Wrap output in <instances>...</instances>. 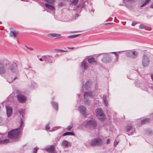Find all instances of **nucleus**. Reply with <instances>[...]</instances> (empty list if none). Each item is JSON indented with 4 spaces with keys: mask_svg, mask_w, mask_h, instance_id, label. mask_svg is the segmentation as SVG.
<instances>
[{
    "mask_svg": "<svg viewBox=\"0 0 153 153\" xmlns=\"http://www.w3.org/2000/svg\"><path fill=\"white\" fill-rule=\"evenodd\" d=\"M137 23H135V22H133L132 23L131 25L132 26H134Z\"/></svg>",
    "mask_w": 153,
    "mask_h": 153,
    "instance_id": "43",
    "label": "nucleus"
},
{
    "mask_svg": "<svg viewBox=\"0 0 153 153\" xmlns=\"http://www.w3.org/2000/svg\"><path fill=\"white\" fill-rule=\"evenodd\" d=\"M56 51H60V52L65 51H64V50H62L61 49H57Z\"/></svg>",
    "mask_w": 153,
    "mask_h": 153,
    "instance_id": "42",
    "label": "nucleus"
},
{
    "mask_svg": "<svg viewBox=\"0 0 153 153\" xmlns=\"http://www.w3.org/2000/svg\"><path fill=\"white\" fill-rule=\"evenodd\" d=\"M64 5V4L62 2H60L58 4V6L59 7L62 6Z\"/></svg>",
    "mask_w": 153,
    "mask_h": 153,
    "instance_id": "39",
    "label": "nucleus"
},
{
    "mask_svg": "<svg viewBox=\"0 0 153 153\" xmlns=\"http://www.w3.org/2000/svg\"><path fill=\"white\" fill-rule=\"evenodd\" d=\"M83 1H80L79 3L77 6V8H80L81 9L84 7V2H82Z\"/></svg>",
    "mask_w": 153,
    "mask_h": 153,
    "instance_id": "25",
    "label": "nucleus"
},
{
    "mask_svg": "<svg viewBox=\"0 0 153 153\" xmlns=\"http://www.w3.org/2000/svg\"><path fill=\"white\" fill-rule=\"evenodd\" d=\"M110 140H111L110 139H108L106 141V144H110Z\"/></svg>",
    "mask_w": 153,
    "mask_h": 153,
    "instance_id": "38",
    "label": "nucleus"
},
{
    "mask_svg": "<svg viewBox=\"0 0 153 153\" xmlns=\"http://www.w3.org/2000/svg\"><path fill=\"white\" fill-rule=\"evenodd\" d=\"M150 59L149 57L146 55H144L142 59V64L144 67L148 66L150 63Z\"/></svg>",
    "mask_w": 153,
    "mask_h": 153,
    "instance_id": "8",
    "label": "nucleus"
},
{
    "mask_svg": "<svg viewBox=\"0 0 153 153\" xmlns=\"http://www.w3.org/2000/svg\"><path fill=\"white\" fill-rule=\"evenodd\" d=\"M87 61L90 64L93 63H96L94 58L93 57L90 58H88L87 59H85L83 60L82 64V68H84V70L87 69L88 68Z\"/></svg>",
    "mask_w": 153,
    "mask_h": 153,
    "instance_id": "4",
    "label": "nucleus"
},
{
    "mask_svg": "<svg viewBox=\"0 0 153 153\" xmlns=\"http://www.w3.org/2000/svg\"><path fill=\"white\" fill-rule=\"evenodd\" d=\"M45 128L46 130H48L50 129V126H49V124L45 126Z\"/></svg>",
    "mask_w": 153,
    "mask_h": 153,
    "instance_id": "37",
    "label": "nucleus"
},
{
    "mask_svg": "<svg viewBox=\"0 0 153 153\" xmlns=\"http://www.w3.org/2000/svg\"><path fill=\"white\" fill-rule=\"evenodd\" d=\"M62 146L64 148H67L71 146V143L66 140H64L62 143Z\"/></svg>",
    "mask_w": 153,
    "mask_h": 153,
    "instance_id": "18",
    "label": "nucleus"
},
{
    "mask_svg": "<svg viewBox=\"0 0 153 153\" xmlns=\"http://www.w3.org/2000/svg\"><path fill=\"white\" fill-rule=\"evenodd\" d=\"M60 35H61L59 34L56 33H50L48 35L49 36L52 37H58L60 36Z\"/></svg>",
    "mask_w": 153,
    "mask_h": 153,
    "instance_id": "27",
    "label": "nucleus"
},
{
    "mask_svg": "<svg viewBox=\"0 0 153 153\" xmlns=\"http://www.w3.org/2000/svg\"><path fill=\"white\" fill-rule=\"evenodd\" d=\"M2 118L1 117H0V124L2 122Z\"/></svg>",
    "mask_w": 153,
    "mask_h": 153,
    "instance_id": "45",
    "label": "nucleus"
},
{
    "mask_svg": "<svg viewBox=\"0 0 153 153\" xmlns=\"http://www.w3.org/2000/svg\"><path fill=\"white\" fill-rule=\"evenodd\" d=\"M149 1H146L145 2L141 5L140 7H141L145 6L146 4L149 3Z\"/></svg>",
    "mask_w": 153,
    "mask_h": 153,
    "instance_id": "33",
    "label": "nucleus"
},
{
    "mask_svg": "<svg viewBox=\"0 0 153 153\" xmlns=\"http://www.w3.org/2000/svg\"><path fill=\"white\" fill-rule=\"evenodd\" d=\"M47 1V3H49L50 4H53V2L54 1Z\"/></svg>",
    "mask_w": 153,
    "mask_h": 153,
    "instance_id": "34",
    "label": "nucleus"
},
{
    "mask_svg": "<svg viewBox=\"0 0 153 153\" xmlns=\"http://www.w3.org/2000/svg\"><path fill=\"white\" fill-rule=\"evenodd\" d=\"M43 59L45 62L48 63H52L53 62V59L52 56L46 55L42 57Z\"/></svg>",
    "mask_w": 153,
    "mask_h": 153,
    "instance_id": "9",
    "label": "nucleus"
},
{
    "mask_svg": "<svg viewBox=\"0 0 153 153\" xmlns=\"http://www.w3.org/2000/svg\"><path fill=\"white\" fill-rule=\"evenodd\" d=\"M117 143V144H118V143Z\"/></svg>",
    "mask_w": 153,
    "mask_h": 153,
    "instance_id": "56",
    "label": "nucleus"
},
{
    "mask_svg": "<svg viewBox=\"0 0 153 153\" xmlns=\"http://www.w3.org/2000/svg\"><path fill=\"white\" fill-rule=\"evenodd\" d=\"M78 109L81 114L83 115L85 117H86L87 115L86 113V108L84 106L81 105L79 107Z\"/></svg>",
    "mask_w": 153,
    "mask_h": 153,
    "instance_id": "12",
    "label": "nucleus"
},
{
    "mask_svg": "<svg viewBox=\"0 0 153 153\" xmlns=\"http://www.w3.org/2000/svg\"><path fill=\"white\" fill-rule=\"evenodd\" d=\"M150 7L153 9V2L152 3V4L150 5Z\"/></svg>",
    "mask_w": 153,
    "mask_h": 153,
    "instance_id": "44",
    "label": "nucleus"
},
{
    "mask_svg": "<svg viewBox=\"0 0 153 153\" xmlns=\"http://www.w3.org/2000/svg\"><path fill=\"white\" fill-rule=\"evenodd\" d=\"M1 106H0V109H1Z\"/></svg>",
    "mask_w": 153,
    "mask_h": 153,
    "instance_id": "53",
    "label": "nucleus"
},
{
    "mask_svg": "<svg viewBox=\"0 0 153 153\" xmlns=\"http://www.w3.org/2000/svg\"><path fill=\"white\" fill-rule=\"evenodd\" d=\"M1 22H0V23H1Z\"/></svg>",
    "mask_w": 153,
    "mask_h": 153,
    "instance_id": "54",
    "label": "nucleus"
},
{
    "mask_svg": "<svg viewBox=\"0 0 153 153\" xmlns=\"http://www.w3.org/2000/svg\"><path fill=\"white\" fill-rule=\"evenodd\" d=\"M18 33V32L15 31H11L10 33V36L11 37H13L15 38L16 37V35Z\"/></svg>",
    "mask_w": 153,
    "mask_h": 153,
    "instance_id": "21",
    "label": "nucleus"
},
{
    "mask_svg": "<svg viewBox=\"0 0 153 153\" xmlns=\"http://www.w3.org/2000/svg\"><path fill=\"white\" fill-rule=\"evenodd\" d=\"M92 83L90 80H88L85 83V89H88L90 88L92 86Z\"/></svg>",
    "mask_w": 153,
    "mask_h": 153,
    "instance_id": "19",
    "label": "nucleus"
},
{
    "mask_svg": "<svg viewBox=\"0 0 153 153\" xmlns=\"http://www.w3.org/2000/svg\"><path fill=\"white\" fill-rule=\"evenodd\" d=\"M24 122L23 120L21 118L20 122V125L19 128L13 129L9 131L8 134V137L9 138L11 139H16L19 137V135L21 132V130L22 128L21 127H23Z\"/></svg>",
    "mask_w": 153,
    "mask_h": 153,
    "instance_id": "2",
    "label": "nucleus"
},
{
    "mask_svg": "<svg viewBox=\"0 0 153 153\" xmlns=\"http://www.w3.org/2000/svg\"><path fill=\"white\" fill-rule=\"evenodd\" d=\"M115 142H114V145H115Z\"/></svg>",
    "mask_w": 153,
    "mask_h": 153,
    "instance_id": "57",
    "label": "nucleus"
},
{
    "mask_svg": "<svg viewBox=\"0 0 153 153\" xmlns=\"http://www.w3.org/2000/svg\"><path fill=\"white\" fill-rule=\"evenodd\" d=\"M139 28L141 29H145L146 30H151V28L143 24H141L139 26Z\"/></svg>",
    "mask_w": 153,
    "mask_h": 153,
    "instance_id": "20",
    "label": "nucleus"
},
{
    "mask_svg": "<svg viewBox=\"0 0 153 153\" xmlns=\"http://www.w3.org/2000/svg\"><path fill=\"white\" fill-rule=\"evenodd\" d=\"M138 54L137 51L133 50L130 51L126 53V55L127 57L133 59L136 58Z\"/></svg>",
    "mask_w": 153,
    "mask_h": 153,
    "instance_id": "7",
    "label": "nucleus"
},
{
    "mask_svg": "<svg viewBox=\"0 0 153 153\" xmlns=\"http://www.w3.org/2000/svg\"><path fill=\"white\" fill-rule=\"evenodd\" d=\"M18 77H17V76H16L15 78H14L13 79H12L11 80H7V81L9 82H12L13 81V80H15V79H18Z\"/></svg>",
    "mask_w": 153,
    "mask_h": 153,
    "instance_id": "35",
    "label": "nucleus"
},
{
    "mask_svg": "<svg viewBox=\"0 0 153 153\" xmlns=\"http://www.w3.org/2000/svg\"><path fill=\"white\" fill-rule=\"evenodd\" d=\"M4 137L5 135L4 134H0V144H4L9 142V140L8 139L3 140Z\"/></svg>",
    "mask_w": 153,
    "mask_h": 153,
    "instance_id": "15",
    "label": "nucleus"
},
{
    "mask_svg": "<svg viewBox=\"0 0 153 153\" xmlns=\"http://www.w3.org/2000/svg\"><path fill=\"white\" fill-rule=\"evenodd\" d=\"M106 96L105 95H103L102 96V98L103 102L105 106H108V102L107 100Z\"/></svg>",
    "mask_w": 153,
    "mask_h": 153,
    "instance_id": "24",
    "label": "nucleus"
},
{
    "mask_svg": "<svg viewBox=\"0 0 153 153\" xmlns=\"http://www.w3.org/2000/svg\"><path fill=\"white\" fill-rule=\"evenodd\" d=\"M97 126V122L94 119H91L88 121L85 124L86 127L91 129H95Z\"/></svg>",
    "mask_w": 153,
    "mask_h": 153,
    "instance_id": "5",
    "label": "nucleus"
},
{
    "mask_svg": "<svg viewBox=\"0 0 153 153\" xmlns=\"http://www.w3.org/2000/svg\"><path fill=\"white\" fill-rule=\"evenodd\" d=\"M151 88L153 90V87H151Z\"/></svg>",
    "mask_w": 153,
    "mask_h": 153,
    "instance_id": "50",
    "label": "nucleus"
},
{
    "mask_svg": "<svg viewBox=\"0 0 153 153\" xmlns=\"http://www.w3.org/2000/svg\"><path fill=\"white\" fill-rule=\"evenodd\" d=\"M126 130L128 135H131L135 132V129L133 128L131 125L127 126L126 127Z\"/></svg>",
    "mask_w": 153,
    "mask_h": 153,
    "instance_id": "11",
    "label": "nucleus"
},
{
    "mask_svg": "<svg viewBox=\"0 0 153 153\" xmlns=\"http://www.w3.org/2000/svg\"><path fill=\"white\" fill-rule=\"evenodd\" d=\"M74 135V134L72 132H66L64 133L63 134L62 136H65L66 135Z\"/></svg>",
    "mask_w": 153,
    "mask_h": 153,
    "instance_id": "28",
    "label": "nucleus"
},
{
    "mask_svg": "<svg viewBox=\"0 0 153 153\" xmlns=\"http://www.w3.org/2000/svg\"><path fill=\"white\" fill-rule=\"evenodd\" d=\"M52 104L55 109L57 111L58 110V104L56 102H52Z\"/></svg>",
    "mask_w": 153,
    "mask_h": 153,
    "instance_id": "26",
    "label": "nucleus"
},
{
    "mask_svg": "<svg viewBox=\"0 0 153 153\" xmlns=\"http://www.w3.org/2000/svg\"><path fill=\"white\" fill-rule=\"evenodd\" d=\"M58 129V128L57 127H54V128H53L52 130H51V131H54L56 130H57Z\"/></svg>",
    "mask_w": 153,
    "mask_h": 153,
    "instance_id": "40",
    "label": "nucleus"
},
{
    "mask_svg": "<svg viewBox=\"0 0 153 153\" xmlns=\"http://www.w3.org/2000/svg\"><path fill=\"white\" fill-rule=\"evenodd\" d=\"M151 116L152 117V119H153V114H151Z\"/></svg>",
    "mask_w": 153,
    "mask_h": 153,
    "instance_id": "49",
    "label": "nucleus"
},
{
    "mask_svg": "<svg viewBox=\"0 0 153 153\" xmlns=\"http://www.w3.org/2000/svg\"><path fill=\"white\" fill-rule=\"evenodd\" d=\"M45 150L49 153H54L55 152V147L53 145H51L46 147Z\"/></svg>",
    "mask_w": 153,
    "mask_h": 153,
    "instance_id": "14",
    "label": "nucleus"
},
{
    "mask_svg": "<svg viewBox=\"0 0 153 153\" xmlns=\"http://www.w3.org/2000/svg\"><path fill=\"white\" fill-rule=\"evenodd\" d=\"M26 47L28 49H29V50L30 51H33V49L31 47Z\"/></svg>",
    "mask_w": 153,
    "mask_h": 153,
    "instance_id": "41",
    "label": "nucleus"
},
{
    "mask_svg": "<svg viewBox=\"0 0 153 153\" xmlns=\"http://www.w3.org/2000/svg\"><path fill=\"white\" fill-rule=\"evenodd\" d=\"M114 53L115 55L116 59H115V61H117L118 60V58L119 56L118 54L116 52H112L111 53Z\"/></svg>",
    "mask_w": 153,
    "mask_h": 153,
    "instance_id": "32",
    "label": "nucleus"
},
{
    "mask_svg": "<svg viewBox=\"0 0 153 153\" xmlns=\"http://www.w3.org/2000/svg\"><path fill=\"white\" fill-rule=\"evenodd\" d=\"M45 7L48 8L49 9L51 10H53L55 9V7L52 5H51L48 4H45Z\"/></svg>",
    "mask_w": 153,
    "mask_h": 153,
    "instance_id": "22",
    "label": "nucleus"
},
{
    "mask_svg": "<svg viewBox=\"0 0 153 153\" xmlns=\"http://www.w3.org/2000/svg\"><path fill=\"white\" fill-rule=\"evenodd\" d=\"M94 95V94L93 91L85 92L84 94V97L85 99H86L88 97L92 98Z\"/></svg>",
    "mask_w": 153,
    "mask_h": 153,
    "instance_id": "16",
    "label": "nucleus"
},
{
    "mask_svg": "<svg viewBox=\"0 0 153 153\" xmlns=\"http://www.w3.org/2000/svg\"><path fill=\"white\" fill-rule=\"evenodd\" d=\"M73 126V125L72 124H71L69 126H68L66 128V129L68 131H70Z\"/></svg>",
    "mask_w": 153,
    "mask_h": 153,
    "instance_id": "29",
    "label": "nucleus"
},
{
    "mask_svg": "<svg viewBox=\"0 0 153 153\" xmlns=\"http://www.w3.org/2000/svg\"><path fill=\"white\" fill-rule=\"evenodd\" d=\"M78 1H72L71 2V5H76Z\"/></svg>",
    "mask_w": 153,
    "mask_h": 153,
    "instance_id": "31",
    "label": "nucleus"
},
{
    "mask_svg": "<svg viewBox=\"0 0 153 153\" xmlns=\"http://www.w3.org/2000/svg\"><path fill=\"white\" fill-rule=\"evenodd\" d=\"M38 150V148L37 147L34 148L33 149V153H36Z\"/></svg>",
    "mask_w": 153,
    "mask_h": 153,
    "instance_id": "36",
    "label": "nucleus"
},
{
    "mask_svg": "<svg viewBox=\"0 0 153 153\" xmlns=\"http://www.w3.org/2000/svg\"><path fill=\"white\" fill-rule=\"evenodd\" d=\"M96 116L99 118L101 121H104L105 120V115L103 112L102 110L100 108H98L96 109Z\"/></svg>",
    "mask_w": 153,
    "mask_h": 153,
    "instance_id": "6",
    "label": "nucleus"
},
{
    "mask_svg": "<svg viewBox=\"0 0 153 153\" xmlns=\"http://www.w3.org/2000/svg\"><path fill=\"white\" fill-rule=\"evenodd\" d=\"M151 120V119L149 118H145L141 120V123L144 124L149 122Z\"/></svg>",
    "mask_w": 153,
    "mask_h": 153,
    "instance_id": "23",
    "label": "nucleus"
},
{
    "mask_svg": "<svg viewBox=\"0 0 153 153\" xmlns=\"http://www.w3.org/2000/svg\"><path fill=\"white\" fill-rule=\"evenodd\" d=\"M129 1V0H128V1Z\"/></svg>",
    "mask_w": 153,
    "mask_h": 153,
    "instance_id": "51",
    "label": "nucleus"
},
{
    "mask_svg": "<svg viewBox=\"0 0 153 153\" xmlns=\"http://www.w3.org/2000/svg\"><path fill=\"white\" fill-rule=\"evenodd\" d=\"M17 97L18 101L22 103L25 102L27 100V97L24 95L21 94L17 95Z\"/></svg>",
    "mask_w": 153,
    "mask_h": 153,
    "instance_id": "10",
    "label": "nucleus"
},
{
    "mask_svg": "<svg viewBox=\"0 0 153 153\" xmlns=\"http://www.w3.org/2000/svg\"><path fill=\"white\" fill-rule=\"evenodd\" d=\"M117 143V144H118V143Z\"/></svg>",
    "mask_w": 153,
    "mask_h": 153,
    "instance_id": "55",
    "label": "nucleus"
},
{
    "mask_svg": "<svg viewBox=\"0 0 153 153\" xmlns=\"http://www.w3.org/2000/svg\"><path fill=\"white\" fill-rule=\"evenodd\" d=\"M111 58L108 54H106L102 59V61L104 63L110 62L111 61Z\"/></svg>",
    "mask_w": 153,
    "mask_h": 153,
    "instance_id": "13",
    "label": "nucleus"
},
{
    "mask_svg": "<svg viewBox=\"0 0 153 153\" xmlns=\"http://www.w3.org/2000/svg\"><path fill=\"white\" fill-rule=\"evenodd\" d=\"M151 77L153 81V74H151Z\"/></svg>",
    "mask_w": 153,
    "mask_h": 153,
    "instance_id": "47",
    "label": "nucleus"
},
{
    "mask_svg": "<svg viewBox=\"0 0 153 153\" xmlns=\"http://www.w3.org/2000/svg\"><path fill=\"white\" fill-rule=\"evenodd\" d=\"M39 60L40 61H43V59H42V58H40V59H39Z\"/></svg>",
    "mask_w": 153,
    "mask_h": 153,
    "instance_id": "48",
    "label": "nucleus"
},
{
    "mask_svg": "<svg viewBox=\"0 0 153 153\" xmlns=\"http://www.w3.org/2000/svg\"><path fill=\"white\" fill-rule=\"evenodd\" d=\"M103 141L101 138L99 137L94 138L90 142V145L91 146H101L103 145Z\"/></svg>",
    "mask_w": 153,
    "mask_h": 153,
    "instance_id": "3",
    "label": "nucleus"
},
{
    "mask_svg": "<svg viewBox=\"0 0 153 153\" xmlns=\"http://www.w3.org/2000/svg\"><path fill=\"white\" fill-rule=\"evenodd\" d=\"M15 63H12L8 61H5L3 62H0V74H5L6 69L9 73H15L17 71Z\"/></svg>",
    "mask_w": 153,
    "mask_h": 153,
    "instance_id": "1",
    "label": "nucleus"
},
{
    "mask_svg": "<svg viewBox=\"0 0 153 153\" xmlns=\"http://www.w3.org/2000/svg\"><path fill=\"white\" fill-rule=\"evenodd\" d=\"M111 24V23H108V24ZM106 24H108V23H106Z\"/></svg>",
    "mask_w": 153,
    "mask_h": 153,
    "instance_id": "52",
    "label": "nucleus"
},
{
    "mask_svg": "<svg viewBox=\"0 0 153 153\" xmlns=\"http://www.w3.org/2000/svg\"><path fill=\"white\" fill-rule=\"evenodd\" d=\"M67 48L69 49H72L74 48V47H68Z\"/></svg>",
    "mask_w": 153,
    "mask_h": 153,
    "instance_id": "46",
    "label": "nucleus"
},
{
    "mask_svg": "<svg viewBox=\"0 0 153 153\" xmlns=\"http://www.w3.org/2000/svg\"><path fill=\"white\" fill-rule=\"evenodd\" d=\"M79 35H73L69 36H68V38L69 39H71L77 37Z\"/></svg>",
    "mask_w": 153,
    "mask_h": 153,
    "instance_id": "30",
    "label": "nucleus"
},
{
    "mask_svg": "<svg viewBox=\"0 0 153 153\" xmlns=\"http://www.w3.org/2000/svg\"><path fill=\"white\" fill-rule=\"evenodd\" d=\"M6 108L7 114L8 117H10L12 113V108L10 106L6 105Z\"/></svg>",
    "mask_w": 153,
    "mask_h": 153,
    "instance_id": "17",
    "label": "nucleus"
}]
</instances>
